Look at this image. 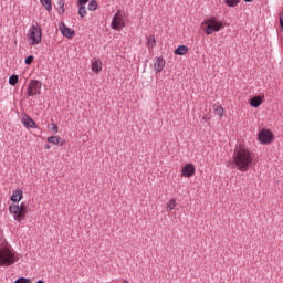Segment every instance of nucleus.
<instances>
[{
	"instance_id": "f257e3e1",
	"label": "nucleus",
	"mask_w": 283,
	"mask_h": 283,
	"mask_svg": "<svg viewBox=\"0 0 283 283\" xmlns=\"http://www.w3.org/2000/svg\"><path fill=\"white\" fill-rule=\"evenodd\" d=\"M254 158L255 154H253V151H251L245 146L239 145L234 148L232 154V161L230 165L233 167V169L247 174V171L253 167Z\"/></svg>"
},
{
	"instance_id": "f03ea898",
	"label": "nucleus",
	"mask_w": 283,
	"mask_h": 283,
	"mask_svg": "<svg viewBox=\"0 0 283 283\" xmlns=\"http://www.w3.org/2000/svg\"><path fill=\"white\" fill-rule=\"evenodd\" d=\"M19 262V256L8 243L0 245V266H12Z\"/></svg>"
},
{
	"instance_id": "7ed1b4c3",
	"label": "nucleus",
	"mask_w": 283,
	"mask_h": 283,
	"mask_svg": "<svg viewBox=\"0 0 283 283\" xmlns=\"http://www.w3.org/2000/svg\"><path fill=\"white\" fill-rule=\"evenodd\" d=\"M202 28L207 36L213 34V32H220V30H224V23L222 20L218 19V17L212 15L202 22Z\"/></svg>"
},
{
	"instance_id": "20e7f679",
	"label": "nucleus",
	"mask_w": 283,
	"mask_h": 283,
	"mask_svg": "<svg viewBox=\"0 0 283 283\" xmlns=\"http://www.w3.org/2000/svg\"><path fill=\"white\" fill-rule=\"evenodd\" d=\"M10 213H12L14 220L17 222H21L22 220H25V213H28V207L25 203L19 205H13L9 207Z\"/></svg>"
},
{
	"instance_id": "39448f33",
	"label": "nucleus",
	"mask_w": 283,
	"mask_h": 283,
	"mask_svg": "<svg viewBox=\"0 0 283 283\" xmlns=\"http://www.w3.org/2000/svg\"><path fill=\"white\" fill-rule=\"evenodd\" d=\"M41 87L43 84L39 80H31L27 86V95L29 98L41 96Z\"/></svg>"
},
{
	"instance_id": "423d86ee",
	"label": "nucleus",
	"mask_w": 283,
	"mask_h": 283,
	"mask_svg": "<svg viewBox=\"0 0 283 283\" xmlns=\"http://www.w3.org/2000/svg\"><path fill=\"white\" fill-rule=\"evenodd\" d=\"M111 28L112 30H116L117 32H120V30L125 28V12H123L122 10H118L114 14L112 19Z\"/></svg>"
},
{
	"instance_id": "0eeeda50",
	"label": "nucleus",
	"mask_w": 283,
	"mask_h": 283,
	"mask_svg": "<svg viewBox=\"0 0 283 283\" xmlns=\"http://www.w3.org/2000/svg\"><path fill=\"white\" fill-rule=\"evenodd\" d=\"M28 36L31 41V45H39L41 43L42 33H41V27L32 25L29 29Z\"/></svg>"
},
{
	"instance_id": "6e6552de",
	"label": "nucleus",
	"mask_w": 283,
	"mask_h": 283,
	"mask_svg": "<svg viewBox=\"0 0 283 283\" xmlns=\"http://www.w3.org/2000/svg\"><path fill=\"white\" fill-rule=\"evenodd\" d=\"M258 138L261 145H269V143L273 142V133L269 129H262L259 133Z\"/></svg>"
},
{
	"instance_id": "1a4fd4ad",
	"label": "nucleus",
	"mask_w": 283,
	"mask_h": 283,
	"mask_svg": "<svg viewBox=\"0 0 283 283\" xmlns=\"http://www.w3.org/2000/svg\"><path fill=\"white\" fill-rule=\"evenodd\" d=\"M59 28L62 36H65V39H72L74 34H76L74 30L67 28L64 22L60 23Z\"/></svg>"
},
{
	"instance_id": "9d476101",
	"label": "nucleus",
	"mask_w": 283,
	"mask_h": 283,
	"mask_svg": "<svg viewBox=\"0 0 283 283\" xmlns=\"http://www.w3.org/2000/svg\"><path fill=\"white\" fill-rule=\"evenodd\" d=\"M196 174V167L193 164H187L182 169H181V176L184 178H191Z\"/></svg>"
},
{
	"instance_id": "9b49d317",
	"label": "nucleus",
	"mask_w": 283,
	"mask_h": 283,
	"mask_svg": "<svg viewBox=\"0 0 283 283\" xmlns=\"http://www.w3.org/2000/svg\"><path fill=\"white\" fill-rule=\"evenodd\" d=\"M21 123H22V125H24V127H27V129H36V127H38L36 122L28 115L21 119Z\"/></svg>"
},
{
	"instance_id": "f8f14e48",
	"label": "nucleus",
	"mask_w": 283,
	"mask_h": 283,
	"mask_svg": "<svg viewBox=\"0 0 283 283\" xmlns=\"http://www.w3.org/2000/svg\"><path fill=\"white\" fill-rule=\"evenodd\" d=\"M166 61L163 57H158L155 63H154V67L157 72V74H160V72H163L165 70V65H166Z\"/></svg>"
},
{
	"instance_id": "ddd939ff",
	"label": "nucleus",
	"mask_w": 283,
	"mask_h": 283,
	"mask_svg": "<svg viewBox=\"0 0 283 283\" xmlns=\"http://www.w3.org/2000/svg\"><path fill=\"white\" fill-rule=\"evenodd\" d=\"M22 199H23V190H21V188H18L17 190L13 191L11 196V200L12 202H21Z\"/></svg>"
},
{
	"instance_id": "4468645a",
	"label": "nucleus",
	"mask_w": 283,
	"mask_h": 283,
	"mask_svg": "<svg viewBox=\"0 0 283 283\" xmlns=\"http://www.w3.org/2000/svg\"><path fill=\"white\" fill-rule=\"evenodd\" d=\"M103 70V63L96 59L92 60V72L98 74Z\"/></svg>"
},
{
	"instance_id": "2eb2a0df",
	"label": "nucleus",
	"mask_w": 283,
	"mask_h": 283,
	"mask_svg": "<svg viewBox=\"0 0 283 283\" xmlns=\"http://www.w3.org/2000/svg\"><path fill=\"white\" fill-rule=\"evenodd\" d=\"M48 143H50L51 145H60V147H63V145H65V142L59 136L48 137Z\"/></svg>"
},
{
	"instance_id": "dca6fc26",
	"label": "nucleus",
	"mask_w": 283,
	"mask_h": 283,
	"mask_svg": "<svg viewBox=\"0 0 283 283\" xmlns=\"http://www.w3.org/2000/svg\"><path fill=\"white\" fill-rule=\"evenodd\" d=\"M187 52H189V48H187V45H179L176 50H175V54L177 56H185V54H187Z\"/></svg>"
},
{
	"instance_id": "f3484780",
	"label": "nucleus",
	"mask_w": 283,
	"mask_h": 283,
	"mask_svg": "<svg viewBox=\"0 0 283 283\" xmlns=\"http://www.w3.org/2000/svg\"><path fill=\"white\" fill-rule=\"evenodd\" d=\"M251 107H260L262 105V97L261 96H254L250 99Z\"/></svg>"
},
{
	"instance_id": "a211bd4d",
	"label": "nucleus",
	"mask_w": 283,
	"mask_h": 283,
	"mask_svg": "<svg viewBox=\"0 0 283 283\" xmlns=\"http://www.w3.org/2000/svg\"><path fill=\"white\" fill-rule=\"evenodd\" d=\"M48 12H52V0H40Z\"/></svg>"
},
{
	"instance_id": "6ab92c4d",
	"label": "nucleus",
	"mask_w": 283,
	"mask_h": 283,
	"mask_svg": "<svg viewBox=\"0 0 283 283\" xmlns=\"http://www.w3.org/2000/svg\"><path fill=\"white\" fill-rule=\"evenodd\" d=\"M213 112H214V114H217V116H220V118H222V116H224V108L222 106L214 105Z\"/></svg>"
},
{
	"instance_id": "aec40b11",
	"label": "nucleus",
	"mask_w": 283,
	"mask_h": 283,
	"mask_svg": "<svg viewBox=\"0 0 283 283\" xmlns=\"http://www.w3.org/2000/svg\"><path fill=\"white\" fill-rule=\"evenodd\" d=\"M98 8V2H96V0H92L88 3L87 10H90L91 12L96 11V9Z\"/></svg>"
},
{
	"instance_id": "412c9836",
	"label": "nucleus",
	"mask_w": 283,
	"mask_h": 283,
	"mask_svg": "<svg viewBox=\"0 0 283 283\" xmlns=\"http://www.w3.org/2000/svg\"><path fill=\"white\" fill-rule=\"evenodd\" d=\"M78 15L81 19H85V17H87V9H85V6H80Z\"/></svg>"
},
{
	"instance_id": "4be33fe9",
	"label": "nucleus",
	"mask_w": 283,
	"mask_h": 283,
	"mask_svg": "<svg viewBox=\"0 0 283 283\" xmlns=\"http://www.w3.org/2000/svg\"><path fill=\"white\" fill-rule=\"evenodd\" d=\"M17 83H19V75H11L9 77V85L14 87V85H17Z\"/></svg>"
},
{
	"instance_id": "5701e85b",
	"label": "nucleus",
	"mask_w": 283,
	"mask_h": 283,
	"mask_svg": "<svg viewBox=\"0 0 283 283\" xmlns=\"http://www.w3.org/2000/svg\"><path fill=\"white\" fill-rule=\"evenodd\" d=\"M224 3L229 8H235L240 3V0H224Z\"/></svg>"
},
{
	"instance_id": "b1692460",
	"label": "nucleus",
	"mask_w": 283,
	"mask_h": 283,
	"mask_svg": "<svg viewBox=\"0 0 283 283\" xmlns=\"http://www.w3.org/2000/svg\"><path fill=\"white\" fill-rule=\"evenodd\" d=\"M176 199H170L167 203L166 209H168V211H174L176 209Z\"/></svg>"
},
{
	"instance_id": "393cba45",
	"label": "nucleus",
	"mask_w": 283,
	"mask_h": 283,
	"mask_svg": "<svg viewBox=\"0 0 283 283\" xmlns=\"http://www.w3.org/2000/svg\"><path fill=\"white\" fill-rule=\"evenodd\" d=\"M57 8L61 10V14L65 13V1L64 0H57Z\"/></svg>"
},
{
	"instance_id": "a878e982",
	"label": "nucleus",
	"mask_w": 283,
	"mask_h": 283,
	"mask_svg": "<svg viewBox=\"0 0 283 283\" xmlns=\"http://www.w3.org/2000/svg\"><path fill=\"white\" fill-rule=\"evenodd\" d=\"M147 43H148L149 48H156V38L148 36L147 38Z\"/></svg>"
},
{
	"instance_id": "bb28decb",
	"label": "nucleus",
	"mask_w": 283,
	"mask_h": 283,
	"mask_svg": "<svg viewBox=\"0 0 283 283\" xmlns=\"http://www.w3.org/2000/svg\"><path fill=\"white\" fill-rule=\"evenodd\" d=\"M33 61H34V55H29L28 57H25L24 63L25 65H32Z\"/></svg>"
},
{
	"instance_id": "cd10ccee",
	"label": "nucleus",
	"mask_w": 283,
	"mask_h": 283,
	"mask_svg": "<svg viewBox=\"0 0 283 283\" xmlns=\"http://www.w3.org/2000/svg\"><path fill=\"white\" fill-rule=\"evenodd\" d=\"M14 283H32V281L30 279L19 277L14 281Z\"/></svg>"
},
{
	"instance_id": "c85d7f7f",
	"label": "nucleus",
	"mask_w": 283,
	"mask_h": 283,
	"mask_svg": "<svg viewBox=\"0 0 283 283\" xmlns=\"http://www.w3.org/2000/svg\"><path fill=\"white\" fill-rule=\"evenodd\" d=\"M52 132H54V134H59V125L52 124Z\"/></svg>"
},
{
	"instance_id": "c756f323",
	"label": "nucleus",
	"mask_w": 283,
	"mask_h": 283,
	"mask_svg": "<svg viewBox=\"0 0 283 283\" xmlns=\"http://www.w3.org/2000/svg\"><path fill=\"white\" fill-rule=\"evenodd\" d=\"M90 0H77L78 6H86Z\"/></svg>"
},
{
	"instance_id": "7c9ffc66",
	"label": "nucleus",
	"mask_w": 283,
	"mask_h": 283,
	"mask_svg": "<svg viewBox=\"0 0 283 283\" xmlns=\"http://www.w3.org/2000/svg\"><path fill=\"white\" fill-rule=\"evenodd\" d=\"M50 147H51L50 144L44 145V149H50Z\"/></svg>"
},
{
	"instance_id": "2f4dec72",
	"label": "nucleus",
	"mask_w": 283,
	"mask_h": 283,
	"mask_svg": "<svg viewBox=\"0 0 283 283\" xmlns=\"http://www.w3.org/2000/svg\"><path fill=\"white\" fill-rule=\"evenodd\" d=\"M245 1V3H251V1H253V0H244Z\"/></svg>"
},
{
	"instance_id": "473e14b6",
	"label": "nucleus",
	"mask_w": 283,
	"mask_h": 283,
	"mask_svg": "<svg viewBox=\"0 0 283 283\" xmlns=\"http://www.w3.org/2000/svg\"><path fill=\"white\" fill-rule=\"evenodd\" d=\"M36 283H45L43 280H39Z\"/></svg>"
},
{
	"instance_id": "72a5a7b5",
	"label": "nucleus",
	"mask_w": 283,
	"mask_h": 283,
	"mask_svg": "<svg viewBox=\"0 0 283 283\" xmlns=\"http://www.w3.org/2000/svg\"><path fill=\"white\" fill-rule=\"evenodd\" d=\"M123 283H129V281H127V280H124V281H123Z\"/></svg>"
}]
</instances>
